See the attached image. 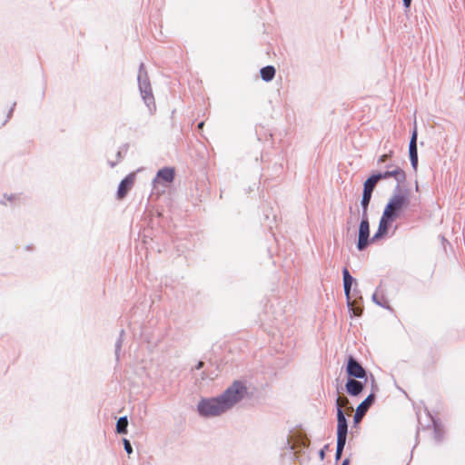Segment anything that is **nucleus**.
<instances>
[{
  "label": "nucleus",
  "mask_w": 465,
  "mask_h": 465,
  "mask_svg": "<svg viewBox=\"0 0 465 465\" xmlns=\"http://www.w3.org/2000/svg\"><path fill=\"white\" fill-rule=\"evenodd\" d=\"M247 392L244 382L235 381L222 394L201 399L197 403V412L203 418L218 417L244 399Z\"/></svg>",
  "instance_id": "obj_1"
},
{
  "label": "nucleus",
  "mask_w": 465,
  "mask_h": 465,
  "mask_svg": "<svg viewBox=\"0 0 465 465\" xmlns=\"http://www.w3.org/2000/svg\"><path fill=\"white\" fill-rule=\"evenodd\" d=\"M281 445L285 450V452L282 454V462H299L300 465H304L310 462L312 460V456L315 455H319V458L322 460L324 458V450L328 448L326 445L324 448L314 451L310 448V440L306 434L302 430L294 431L286 439H282Z\"/></svg>",
  "instance_id": "obj_2"
},
{
  "label": "nucleus",
  "mask_w": 465,
  "mask_h": 465,
  "mask_svg": "<svg viewBox=\"0 0 465 465\" xmlns=\"http://www.w3.org/2000/svg\"><path fill=\"white\" fill-rule=\"evenodd\" d=\"M409 204L410 199L408 193L402 192L401 186L396 185L383 213L396 220L401 215V211L406 209Z\"/></svg>",
  "instance_id": "obj_3"
},
{
  "label": "nucleus",
  "mask_w": 465,
  "mask_h": 465,
  "mask_svg": "<svg viewBox=\"0 0 465 465\" xmlns=\"http://www.w3.org/2000/svg\"><path fill=\"white\" fill-rule=\"evenodd\" d=\"M137 81L141 97L147 106L149 112L153 114L156 108V105L152 91L151 83L143 63H141L139 65Z\"/></svg>",
  "instance_id": "obj_4"
},
{
  "label": "nucleus",
  "mask_w": 465,
  "mask_h": 465,
  "mask_svg": "<svg viewBox=\"0 0 465 465\" xmlns=\"http://www.w3.org/2000/svg\"><path fill=\"white\" fill-rule=\"evenodd\" d=\"M349 400L346 397L336 399V410H337V439L347 440L348 433V422L345 414L342 411L341 404H346Z\"/></svg>",
  "instance_id": "obj_5"
},
{
  "label": "nucleus",
  "mask_w": 465,
  "mask_h": 465,
  "mask_svg": "<svg viewBox=\"0 0 465 465\" xmlns=\"http://www.w3.org/2000/svg\"><path fill=\"white\" fill-rule=\"evenodd\" d=\"M371 243L369 216H361L359 225L357 249L365 250Z\"/></svg>",
  "instance_id": "obj_6"
},
{
  "label": "nucleus",
  "mask_w": 465,
  "mask_h": 465,
  "mask_svg": "<svg viewBox=\"0 0 465 465\" xmlns=\"http://www.w3.org/2000/svg\"><path fill=\"white\" fill-rule=\"evenodd\" d=\"M378 176L379 182L382 179L394 178L397 184L401 186V184L406 181V173L405 172L400 168L399 166L390 164L388 165V170L385 172H379L375 173Z\"/></svg>",
  "instance_id": "obj_7"
},
{
  "label": "nucleus",
  "mask_w": 465,
  "mask_h": 465,
  "mask_svg": "<svg viewBox=\"0 0 465 465\" xmlns=\"http://www.w3.org/2000/svg\"><path fill=\"white\" fill-rule=\"evenodd\" d=\"M346 372L351 378L368 380L366 370L353 356H349L347 360Z\"/></svg>",
  "instance_id": "obj_8"
},
{
  "label": "nucleus",
  "mask_w": 465,
  "mask_h": 465,
  "mask_svg": "<svg viewBox=\"0 0 465 465\" xmlns=\"http://www.w3.org/2000/svg\"><path fill=\"white\" fill-rule=\"evenodd\" d=\"M375 401V394L371 392L369 394L364 401H362L357 407L354 417H353V422L354 424L359 423L361 419L365 416L366 412L368 411L369 408L373 404Z\"/></svg>",
  "instance_id": "obj_9"
},
{
  "label": "nucleus",
  "mask_w": 465,
  "mask_h": 465,
  "mask_svg": "<svg viewBox=\"0 0 465 465\" xmlns=\"http://www.w3.org/2000/svg\"><path fill=\"white\" fill-rule=\"evenodd\" d=\"M417 138L418 132L417 127L415 126L409 143V155L411 160V164L412 168L416 171L418 167V148H417Z\"/></svg>",
  "instance_id": "obj_10"
},
{
  "label": "nucleus",
  "mask_w": 465,
  "mask_h": 465,
  "mask_svg": "<svg viewBox=\"0 0 465 465\" xmlns=\"http://www.w3.org/2000/svg\"><path fill=\"white\" fill-rule=\"evenodd\" d=\"M135 173H131L127 176H125L119 183L117 190V198L124 199L128 192L131 190L134 183Z\"/></svg>",
  "instance_id": "obj_11"
},
{
  "label": "nucleus",
  "mask_w": 465,
  "mask_h": 465,
  "mask_svg": "<svg viewBox=\"0 0 465 465\" xmlns=\"http://www.w3.org/2000/svg\"><path fill=\"white\" fill-rule=\"evenodd\" d=\"M174 174L175 173L173 168L163 167L157 172L153 183L155 184L156 183H159L160 180H162L167 183H170L173 181Z\"/></svg>",
  "instance_id": "obj_12"
},
{
  "label": "nucleus",
  "mask_w": 465,
  "mask_h": 465,
  "mask_svg": "<svg viewBox=\"0 0 465 465\" xmlns=\"http://www.w3.org/2000/svg\"><path fill=\"white\" fill-rule=\"evenodd\" d=\"M346 391L351 396H358L364 389V382L355 378L349 379L345 384Z\"/></svg>",
  "instance_id": "obj_13"
},
{
  "label": "nucleus",
  "mask_w": 465,
  "mask_h": 465,
  "mask_svg": "<svg viewBox=\"0 0 465 465\" xmlns=\"http://www.w3.org/2000/svg\"><path fill=\"white\" fill-rule=\"evenodd\" d=\"M275 68L272 65H266L260 70L261 78L265 82L272 81L275 76Z\"/></svg>",
  "instance_id": "obj_14"
},
{
  "label": "nucleus",
  "mask_w": 465,
  "mask_h": 465,
  "mask_svg": "<svg viewBox=\"0 0 465 465\" xmlns=\"http://www.w3.org/2000/svg\"><path fill=\"white\" fill-rule=\"evenodd\" d=\"M378 183V176L371 174L363 183V192L372 194Z\"/></svg>",
  "instance_id": "obj_15"
},
{
  "label": "nucleus",
  "mask_w": 465,
  "mask_h": 465,
  "mask_svg": "<svg viewBox=\"0 0 465 465\" xmlns=\"http://www.w3.org/2000/svg\"><path fill=\"white\" fill-rule=\"evenodd\" d=\"M371 196H372L371 193L362 192V197H361V216H369L368 209H369V204L371 200Z\"/></svg>",
  "instance_id": "obj_16"
},
{
  "label": "nucleus",
  "mask_w": 465,
  "mask_h": 465,
  "mask_svg": "<svg viewBox=\"0 0 465 465\" xmlns=\"http://www.w3.org/2000/svg\"><path fill=\"white\" fill-rule=\"evenodd\" d=\"M394 221L395 220L393 218H391L388 214H385L384 213H382L378 228H380L381 230H383L384 232H386L388 233L391 223Z\"/></svg>",
  "instance_id": "obj_17"
},
{
  "label": "nucleus",
  "mask_w": 465,
  "mask_h": 465,
  "mask_svg": "<svg viewBox=\"0 0 465 465\" xmlns=\"http://www.w3.org/2000/svg\"><path fill=\"white\" fill-rule=\"evenodd\" d=\"M127 427H128V420L126 416H123L118 419L116 422V431L119 434H125L127 433Z\"/></svg>",
  "instance_id": "obj_18"
},
{
  "label": "nucleus",
  "mask_w": 465,
  "mask_h": 465,
  "mask_svg": "<svg viewBox=\"0 0 465 465\" xmlns=\"http://www.w3.org/2000/svg\"><path fill=\"white\" fill-rule=\"evenodd\" d=\"M371 299H372V302H373L374 303H376L377 305H379V306H381V307H382V308H386V309H388V310H391V307H390V305H389V303H388V301H387L384 297H382V299H381V300H380V299L378 298V294H377V292H374V293L372 294Z\"/></svg>",
  "instance_id": "obj_19"
},
{
  "label": "nucleus",
  "mask_w": 465,
  "mask_h": 465,
  "mask_svg": "<svg viewBox=\"0 0 465 465\" xmlns=\"http://www.w3.org/2000/svg\"><path fill=\"white\" fill-rule=\"evenodd\" d=\"M124 331L122 330L121 332H120L119 338L117 339V341L115 342L114 353H115V358H116L117 361L120 359V351H121L122 344H123V336H124Z\"/></svg>",
  "instance_id": "obj_20"
},
{
  "label": "nucleus",
  "mask_w": 465,
  "mask_h": 465,
  "mask_svg": "<svg viewBox=\"0 0 465 465\" xmlns=\"http://www.w3.org/2000/svg\"><path fill=\"white\" fill-rule=\"evenodd\" d=\"M346 444V440H339L337 439V446H336V454H335V457H336V460H340L341 454H342V451H343V449H344V446Z\"/></svg>",
  "instance_id": "obj_21"
},
{
  "label": "nucleus",
  "mask_w": 465,
  "mask_h": 465,
  "mask_svg": "<svg viewBox=\"0 0 465 465\" xmlns=\"http://www.w3.org/2000/svg\"><path fill=\"white\" fill-rule=\"evenodd\" d=\"M123 150H124V152H126V151H127V145H126V144H124V145L123 146V148H121L120 150H118V152H117V153H116V157H117L116 161H109V162H108V163H109V164H110V166H111L112 168H113V167H114V166L118 163V162L123 158V155H122V153H123Z\"/></svg>",
  "instance_id": "obj_22"
},
{
  "label": "nucleus",
  "mask_w": 465,
  "mask_h": 465,
  "mask_svg": "<svg viewBox=\"0 0 465 465\" xmlns=\"http://www.w3.org/2000/svg\"><path fill=\"white\" fill-rule=\"evenodd\" d=\"M342 276H343V283L345 284H352L355 281L354 278L351 275L347 268H344L342 270Z\"/></svg>",
  "instance_id": "obj_23"
},
{
  "label": "nucleus",
  "mask_w": 465,
  "mask_h": 465,
  "mask_svg": "<svg viewBox=\"0 0 465 465\" xmlns=\"http://www.w3.org/2000/svg\"><path fill=\"white\" fill-rule=\"evenodd\" d=\"M17 196L15 194H4L3 199L0 200V203L6 205L7 202L14 203L16 200Z\"/></svg>",
  "instance_id": "obj_24"
},
{
  "label": "nucleus",
  "mask_w": 465,
  "mask_h": 465,
  "mask_svg": "<svg viewBox=\"0 0 465 465\" xmlns=\"http://www.w3.org/2000/svg\"><path fill=\"white\" fill-rule=\"evenodd\" d=\"M351 285L352 284H345V283H343L344 293H345V296H346V299H347V304H348L349 307L351 305Z\"/></svg>",
  "instance_id": "obj_25"
},
{
  "label": "nucleus",
  "mask_w": 465,
  "mask_h": 465,
  "mask_svg": "<svg viewBox=\"0 0 465 465\" xmlns=\"http://www.w3.org/2000/svg\"><path fill=\"white\" fill-rule=\"evenodd\" d=\"M386 234H387L386 232L378 228L377 232L374 233V235L371 239V242H374L378 241L379 239H381V237H383Z\"/></svg>",
  "instance_id": "obj_26"
},
{
  "label": "nucleus",
  "mask_w": 465,
  "mask_h": 465,
  "mask_svg": "<svg viewBox=\"0 0 465 465\" xmlns=\"http://www.w3.org/2000/svg\"><path fill=\"white\" fill-rule=\"evenodd\" d=\"M386 234H387L386 232L378 228L377 232L374 233V235L371 239V242H374L378 241L379 239H381V237H383Z\"/></svg>",
  "instance_id": "obj_27"
},
{
  "label": "nucleus",
  "mask_w": 465,
  "mask_h": 465,
  "mask_svg": "<svg viewBox=\"0 0 465 465\" xmlns=\"http://www.w3.org/2000/svg\"><path fill=\"white\" fill-rule=\"evenodd\" d=\"M123 441H124V447L125 451L128 454H131L133 452V448H132L131 442L126 439H124Z\"/></svg>",
  "instance_id": "obj_28"
},
{
  "label": "nucleus",
  "mask_w": 465,
  "mask_h": 465,
  "mask_svg": "<svg viewBox=\"0 0 465 465\" xmlns=\"http://www.w3.org/2000/svg\"><path fill=\"white\" fill-rule=\"evenodd\" d=\"M391 153H385V154H382L381 156H380V158L378 159V163H385L390 157H391Z\"/></svg>",
  "instance_id": "obj_29"
},
{
  "label": "nucleus",
  "mask_w": 465,
  "mask_h": 465,
  "mask_svg": "<svg viewBox=\"0 0 465 465\" xmlns=\"http://www.w3.org/2000/svg\"><path fill=\"white\" fill-rule=\"evenodd\" d=\"M434 438L437 441H440L441 440V434H440V430H438L437 428H435L434 430Z\"/></svg>",
  "instance_id": "obj_30"
},
{
  "label": "nucleus",
  "mask_w": 465,
  "mask_h": 465,
  "mask_svg": "<svg viewBox=\"0 0 465 465\" xmlns=\"http://www.w3.org/2000/svg\"><path fill=\"white\" fill-rule=\"evenodd\" d=\"M402 1H403V5L406 8H409L411 6V0H402Z\"/></svg>",
  "instance_id": "obj_31"
},
{
  "label": "nucleus",
  "mask_w": 465,
  "mask_h": 465,
  "mask_svg": "<svg viewBox=\"0 0 465 465\" xmlns=\"http://www.w3.org/2000/svg\"><path fill=\"white\" fill-rule=\"evenodd\" d=\"M15 106V103H14L13 106L11 107V109L9 110L8 112V114H7V118L9 119L13 114V111H14V108Z\"/></svg>",
  "instance_id": "obj_32"
},
{
  "label": "nucleus",
  "mask_w": 465,
  "mask_h": 465,
  "mask_svg": "<svg viewBox=\"0 0 465 465\" xmlns=\"http://www.w3.org/2000/svg\"><path fill=\"white\" fill-rule=\"evenodd\" d=\"M440 239L443 246L445 245L446 242H448V241L446 240V238L443 235H440Z\"/></svg>",
  "instance_id": "obj_33"
},
{
  "label": "nucleus",
  "mask_w": 465,
  "mask_h": 465,
  "mask_svg": "<svg viewBox=\"0 0 465 465\" xmlns=\"http://www.w3.org/2000/svg\"><path fill=\"white\" fill-rule=\"evenodd\" d=\"M349 464H350L349 459H344L340 465H349Z\"/></svg>",
  "instance_id": "obj_34"
},
{
  "label": "nucleus",
  "mask_w": 465,
  "mask_h": 465,
  "mask_svg": "<svg viewBox=\"0 0 465 465\" xmlns=\"http://www.w3.org/2000/svg\"><path fill=\"white\" fill-rule=\"evenodd\" d=\"M203 126H204V122H200V123L198 124V125H197V128H198L199 130H203Z\"/></svg>",
  "instance_id": "obj_35"
},
{
  "label": "nucleus",
  "mask_w": 465,
  "mask_h": 465,
  "mask_svg": "<svg viewBox=\"0 0 465 465\" xmlns=\"http://www.w3.org/2000/svg\"><path fill=\"white\" fill-rule=\"evenodd\" d=\"M203 366V361H199L198 364L196 365V369L200 370Z\"/></svg>",
  "instance_id": "obj_36"
},
{
  "label": "nucleus",
  "mask_w": 465,
  "mask_h": 465,
  "mask_svg": "<svg viewBox=\"0 0 465 465\" xmlns=\"http://www.w3.org/2000/svg\"><path fill=\"white\" fill-rule=\"evenodd\" d=\"M371 383H372V387H376L375 385V380L373 378V376L371 375Z\"/></svg>",
  "instance_id": "obj_37"
},
{
  "label": "nucleus",
  "mask_w": 465,
  "mask_h": 465,
  "mask_svg": "<svg viewBox=\"0 0 465 465\" xmlns=\"http://www.w3.org/2000/svg\"><path fill=\"white\" fill-rule=\"evenodd\" d=\"M415 190H416V191H419V185H418V183H416Z\"/></svg>",
  "instance_id": "obj_38"
}]
</instances>
